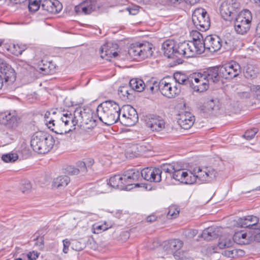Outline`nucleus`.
<instances>
[{
	"label": "nucleus",
	"mask_w": 260,
	"mask_h": 260,
	"mask_svg": "<svg viewBox=\"0 0 260 260\" xmlns=\"http://www.w3.org/2000/svg\"><path fill=\"white\" fill-rule=\"evenodd\" d=\"M165 56L175 59L177 64L182 63L183 58L193 57L197 55L192 44L184 41L177 44L172 40H167L162 45Z\"/></svg>",
	"instance_id": "obj_1"
},
{
	"label": "nucleus",
	"mask_w": 260,
	"mask_h": 260,
	"mask_svg": "<svg viewBox=\"0 0 260 260\" xmlns=\"http://www.w3.org/2000/svg\"><path fill=\"white\" fill-rule=\"evenodd\" d=\"M118 104L112 100L105 101L96 109L99 119L106 125H110L120 121L121 110Z\"/></svg>",
	"instance_id": "obj_2"
},
{
	"label": "nucleus",
	"mask_w": 260,
	"mask_h": 260,
	"mask_svg": "<svg viewBox=\"0 0 260 260\" xmlns=\"http://www.w3.org/2000/svg\"><path fill=\"white\" fill-rule=\"evenodd\" d=\"M54 142V139L52 136L40 131L32 136L30 145L35 152L40 154H45L52 148Z\"/></svg>",
	"instance_id": "obj_3"
},
{
	"label": "nucleus",
	"mask_w": 260,
	"mask_h": 260,
	"mask_svg": "<svg viewBox=\"0 0 260 260\" xmlns=\"http://www.w3.org/2000/svg\"><path fill=\"white\" fill-rule=\"evenodd\" d=\"M252 17L251 12L248 10H243L239 12L235 17L234 29L240 35H245L249 30Z\"/></svg>",
	"instance_id": "obj_4"
},
{
	"label": "nucleus",
	"mask_w": 260,
	"mask_h": 260,
	"mask_svg": "<svg viewBox=\"0 0 260 260\" xmlns=\"http://www.w3.org/2000/svg\"><path fill=\"white\" fill-rule=\"evenodd\" d=\"M196 182L200 183H210L216 178L217 171L212 167H197L193 169Z\"/></svg>",
	"instance_id": "obj_5"
},
{
	"label": "nucleus",
	"mask_w": 260,
	"mask_h": 260,
	"mask_svg": "<svg viewBox=\"0 0 260 260\" xmlns=\"http://www.w3.org/2000/svg\"><path fill=\"white\" fill-rule=\"evenodd\" d=\"M153 51L149 45L146 44H132L128 50V55L134 60L144 59L150 57Z\"/></svg>",
	"instance_id": "obj_6"
},
{
	"label": "nucleus",
	"mask_w": 260,
	"mask_h": 260,
	"mask_svg": "<svg viewBox=\"0 0 260 260\" xmlns=\"http://www.w3.org/2000/svg\"><path fill=\"white\" fill-rule=\"evenodd\" d=\"M192 21L197 29L204 31L210 26V19L206 10L202 8L194 10L192 15Z\"/></svg>",
	"instance_id": "obj_7"
},
{
	"label": "nucleus",
	"mask_w": 260,
	"mask_h": 260,
	"mask_svg": "<svg viewBox=\"0 0 260 260\" xmlns=\"http://www.w3.org/2000/svg\"><path fill=\"white\" fill-rule=\"evenodd\" d=\"M240 6L236 0H224L220 7L221 17L226 21H231L237 16Z\"/></svg>",
	"instance_id": "obj_8"
},
{
	"label": "nucleus",
	"mask_w": 260,
	"mask_h": 260,
	"mask_svg": "<svg viewBox=\"0 0 260 260\" xmlns=\"http://www.w3.org/2000/svg\"><path fill=\"white\" fill-rule=\"evenodd\" d=\"M161 94L168 98H174L179 94L181 86L174 82H168L166 79L160 80L158 84L155 82Z\"/></svg>",
	"instance_id": "obj_9"
},
{
	"label": "nucleus",
	"mask_w": 260,
	"mask_h": 260,
	"mask_svg": "<svg viewBox=\"0 0 260 260\" xmlns=\"http://www.w3.org/2000/svg\"><path fill=\"white\" fill-rule=\"evenodd\" d=\"M189 87L194 91L202 92L209 88L208 79H206L202 72H195L191 74Z\"/></svg>",
	"instance_id": "obj_10"
},
{
	"label": "nucleus",
	"mask_w": 260,
	"mask_h": 260,
	"mask_svg": "<svg viewBox=\"0 0 260 260\" xmlns=\"http://www.w3.org/2000/svg\"><path fill=\"white\" fill-rule=\"evenodd\" d=\"M122 112L120 122L125 126L135 125L138 121V115L135 109L129 105H125L120 109Z\"/></svg>",
	"instance_id": "obj_11"
},
{
	"label": "nucleus",
	"mask_w": 260,
	"mask_h": 260,
	"mask_svg": "<svg viewBox=\"0 0 260 260\" xmlns=\"http://www.w3.org/2000/svg\"><path fill=\"white\" fill-rule=\"evenodd\" d=\"M240 73V66L235 61H231L220 66L221 77L225 79H232L238 76Z\"/></svg>",
	"instance_id": "obj_12"
},
{
	"label": "nucleus",
	"mask_w": 260,
	"mask_h": 260,
	"mask_svg": "<svg viewBox=\"0 0 260 260\" xmlns=\"http://www.w3.org/2000/svg\"><path fill=\"white\" fill-rule=\"evenodd\" d=\"M172 178L182 183L192 184L196 182V177L193 173L187 169H178L176 168Z\"/></svg>",
	"instance_id": "obj_13"
},
{
	"label": "nucleus",
	"mask_w": 260,
	"mask_h": 260,
	"mask_svg": "<svg viewBox=\"0 0 260 260\" xmlns=\"http://www.w3.org/2000/svg\"><path fill=\"white\" fill-rule=\"evenodd\" d=\"M123 180L125 183V185L128 187L134 185L135 187L139 186L138 181L141 180V171L137 169H128L123 172Z\"/></svg>",
	"instance_id": "obj_14"
},
{
	"label": "nucleus",
	"mask_w": 260,
	"mask_h": 260,
	"mask_svg": "<svg viewBox=\"0 0 260 260\" xmlns=\"http://www.w3.org/2000/svg\"><path fill=\"white\" fill-rule=\"evenodd\" d=\"M204 51L206 49L211 52L219 50L222 46L221 38L217 35L207 36L204 40Z\"/></svg>",
	"instance_id": "obj_15"
},
{
	"label": "nucleus",
	"mask_w": 260,
	"mask_h": 260,
	"mask_svg": "<svg viewBox=\"0 0 260 260\" xmlns=\"http://www.w3.org/2000/svg\"><path fill=\"white\" fill-rule=\"evenodd\" d=\"M141 179L154 182H159L161 180L162 171L160 168H146L141 171Z\"/></svg>",
	"instance_id": "obj_16"
},
{
	"label": "nucleus",
	"mask_w": 260,
	"mask_h": 260,
	"mask_svg": "<svg viewBox=\"0 0 260 260\" xmlns=\"http://www.w3.org/2000/svg\"><path fill=\"white\" fill-rule=\"evenodd\" d=\"M0 123L14 129L18 124V117L15 111H6L0 112Z\"/></svg>",
	"instance_id": "obj_17"
},
{
	"label": "nucleus",
	"mask_w": 260,
	"mask_h": 260,
	"mask_svg": "<svg viewBox=\"0 0 260 260\" xmlns=\"http://www.w3.org/2000/svg\"><path fill=\"white\" fill-rule=\"evenodd\" d=\"M123 174L122 175H115L111 177L109 181L103 184L105 188H113L119 189L120 190H131L132 187H128L125 185V183L123 180Z\"/></svg>",
	"instance_id": "obj_18"
},
{
	"label": "nucleus",
	"mask_w": 260,
	"mask_h": 260,
	"mask_svg": "<svg viewBox=\"0 0 260 260\" xmlns=\"http://www.w3.org/2000/svg\"><path fill=\"white\" fill-rule=\"evenodd\" d=\"M146 125L151 131L159 132L165 128L164 119L157 115H150L146 120Z\"/></svg>",
	"instance_id": "obj_19"
},
{
	"label": "nucleus",
	"mask_w": 260,
	"mask_h": 260,
	"mask_svg": "<svg viewBox=\"0 0 260 260\" xmlns=\"http://www.w3.org/2000/svg\"><path fill=\"white\" fill-rule=\"evenodd\" d=\"M194 117L189 112H180L177 117V122L180 127L184 129L190 128L194 123Z\"/></svg>",
	"instance_id": "obj_20"
},
{
	"label": "nucleus",
	"mask_w": 260,
	"mask_h": 260,
	"mask_svg": "<svg viewBox=\"0 0 260 260\" xmlns=\"http://www.w3.org/2000/svg\"><path fill=\"white\" fill-rule=\"evenodd\" d=\"M96 7L95 0H86L77 5L74 11L77 15H86L91 13Z\"/></svg>",
	"instance_id": "obj_21"
},
{
	"label": "nucleus",
	"mask_w": 260,
	"mask_h": 260,
	"mask_svg": "<svg viewBox=\"0 0 260 260\" xmlns=\"http://www.w3.org/2000/svg\"><path fill=\"white\" fill-rule=\"evenodd\" d=\"M193 41H188L189 44L193 45V50L196 51L197 54H201L204 52V38L200 32L197 30H192L190 32Z\"/></svg>",
	"instance_id": "obj_22"
},
{
	"label": "nucleus",
	"mask_w": 260,
	"mask_h": 260,
	"mask_svg": "<svg viewBox=\"0 0 260 260\" xmlns=\"http://www.w3.org/2000/svg\"><path fill=\"white\" fill-rule=\"evenodd\" d=\"M75 118L78 119V123L88 124L89 122L94 124L95 120L93 119L91 112L80 107L75 109Z\"/></svg>",
	"instance_id": "obj_23"
},
{
	"label": "nucleus",
	"mask_w": 260,
	"mask_h": 260,
	"mask_svg": "<svg viewBox=\"0 0 260 260\" xmlns=\"http://www.w3.org/2000/svg\"><path fill=\"white\" fill-rule=\"evenodd\" d=\"M41 8L52 14H56L60 12L62 6L57 0H44L41 5Z\"/></svg>",
	"instance_id": "obj_24"
},
{
	"label": "nucleus",
	"mask_w": 260,
	"mask_h": 260,
	"mask_svg": "<svg viewBox=\"0 0 260 260\" xmlns=\"http://www.w3.org/2000/svg\"><path fill=\"white\" fill-rule=\"evenodd\" d=\"M46 125L50 130L57 134L63 135L72 131L71 128L64 127L60 120L55 121L52 119L49 120L46 119Z\"/></svg>",
	"instance_id": "obj_25"
},
{
	"label": "nucleus",
	"mask_w": 260,
	"mask_h": 260,
	"mask_svg": "<svg viewBox=\"0 0 260 260\" xmlns=\"http://www.w3.org/2000/svg\"><path fill=\"white\" fill-rule=\"evenodd\" d=\"M201 72L205 78L208 79L209 83L210 81L214 83L217 82L219 81L220 78L221 77L220 73V67L209 68L206 71Z\"/></svg>",
	"instance_id": "obj_26"
},
{
	"label": "nucleus",
	"mask_w": 260,
	"mask_h": 260,
	"mask_svg": "<svg viewBox=\"0 0 260 260\" xmlns=\"http://www.w3.org/2000/svg\"><path fill=\"white\" fill-rule=\"evenodd\" d=\"M259 221V218L255 216L248 215L240 218L237 221L238 224L242 228H251Z\"/></svg>",
	"instance_id": "obj_27"
},
{
	"label": "nucleus",
	"mask_w": 260,
	"mask_h": 260,
	"mask_svg": "<svg viewBox=\"0 0 260 260\" xmlns=\"http://www.w3.org/2000/svg\"><path fill=\"white\" fill-rule=\"evenodd\" d=\"M183 242L179 239H173L165 242L164 249L168 253H173L180 250L183 246Z\"/></svg>",
	"instance_id": "obj_28"
},
{
	"label": "nucleus",
	"mask_w": 260,
	"mask_h": 260,
	"mask_svg": "<svg viewBox=\"0 0 260 260\" xmlns=\"http://www.w3.org/2000/svg\"><path fill=\"white\" fill-rule=\"evenodd\" d=\"M64 127L69 125L70 123L72 124V127L73 129H75L76 125L78 124V119L75 118V110L74 111V114L71 113L67 112L63 114L62 117L59 119Z\"/></svg>",
	"instance_id": "obj_29"
},
{
	"label": "nucleus",
	"mask_w": 260,
	"mask_h": 260,
	"mask_svg": "<svg viewBox=\"0 0 260 260\" xmlns=\"http://www.w3.org/2000/svg\"><path fill=\"white\" fill-rule=\"evenodd\" d=\"M1 73L4 75L6 84H12L15 81L16 77L15 71L9 65L5 68Z\"/></svg>",
	"instance_id": "obj_30"
},
{
	"label": "nucleus",
	"mask_w": 260,
	"mask_h": 260,
	"mask_svg": "<svg viewBox=\"0 0 260 260\" xmlns=\"http://www.w3.org/2000/svg\"><path fill=\"white\" fill-rule=\"evenodd\" d=\"M219 228L214 226L205 229L202 234V237L205 240L210 241L217 238L218 236Z\"/></svg>",
	"instance_id": "obj_31"
},
{
	"label": "nucleus",
	"mask_w": 260,
	"mask_h": 260,
	"mask_svg": "<svg viewBox=\"0 0 260 260\" xmlns=\"http://www.w3.org/2000/svg\"><path fill=\"white\" fill-rule=\"evenodd\" d=\"M111 44L107 43L101 47V57L106 60H110V58L112 57H116L118 55L116 52H113L109 47H110Z\"/></svg>",
	"instance_id": "obj_32"
},
{
	"label": "nucleus",
	"mask_w": 260,
	"mask_h": 260,
	"mask_svg": "<svg viewBox=\"0 0 260 260\" xmlns=\"http://www.w3.org/2000/svg\"><path fill=\"white\" fill-rule=\"evenodd\" d=\"M129 86L134 90L141 92L143 91L145 87H148V85H145L142 80L135 78L132 79L129 81Z\"/></svg>",
	"instance_id": "obj_33"
},
{
	"label": "nucleus",
	"mask_w": 260,
	"mask_h": 260,
	"mask_svg": "<svg viewBox=\"0 0 260 260\" xmlns=\"http://www.w3.org/2000/svg\"><path fill=\"white\" fill-rule=\"evenodd\" d=\"M70 181V178L68 176L61 175L54 179L52 186L56 188L60 189L66 187Z\"/></svg>",
	"instance_id": "obj_34"
},
{
	"label": "nucleus",
	"mask_w": 260,
	"mask_h": 260,
	"mask_svg": "<svg viewBox=\"0 0 260 260\" xmlns=\"http://www.w3.org/2000/svg\"><path fill=\"white\" fill-rule=\"evenodd\" d=\"M191 74L188 77H186L185 75L180 73H175L174 74V79L175 80V83L177 84H183L189 86L190 79L191 78Z\"/></svg>",
	"instance_id": "obj_35"
},
{
	"label": "nucleus",
	"mask_w": 260,
	"mask_h": 260,
	"mask_svg": "<svg viewBox=\"0 0 260 260\" xmlns=\"http://www.w3.org/2000/svg\"><path fill=\"white\" fill-rule=\"evenodd\" d=\"M247 237V235L246 233L240 231L235 233L233 236V239L234 242L238 244H246L248 243V240Z\"/></svg>",
	"instance_id": "obj_36"
},
{
	"label": "nucleus",
	"mask_w": 260,
	"mask_h": 260,
	"mask_svg": "<svg viewBox=\"0 0 260 260\" xmlns=\"http://www.w3.org/2000/svg\"><path fill=\"white\" fill-rule=\"evenodd\" d=\"M233 241V237L231 235L222 236L219 238L218 246L220 249L229 248L232 246Z\"/></svg>",
	"instance_id": "obj_37"
},
{
	"label": "nucleus",
	"mask_w": 260,
	"mask_h": 260,
	"mask_svg": "<svg viewBox=\"0 0 260 260\" xmlns=\"http://www.w3.org/2000/svg\"><path fill=\"white\" fill-rule=\"evenodd\" d=\"M37 63L38 64V70L41 74L47 75L50 73L51 69L50 68L51 63L50 62L41 59L39 60Z\"/></svg>",
	"instance_id": "obj_38"
},
{
	"label": "nucleus",
	"mask_w": 260,
	"mask_h": 260,
	"mask_svg": "<svg viewBox=\"0 0 260 260\" xmlns=\"http://www.w3.org/2000/svg\"><path fill=\"white\" fill-rule=\"evenodd\" d=\"M18 158L17 154L15 153H6L2 156V159L5 162H13Z\"/></svg>",
	"instance_id": "obj_39"
},
{
	"label": "nucleus",
	"mask_w": 260,
	"mask_h": 260,
	"mask_svg": "<svg viewBox=\"0 0 260 260\" xmlns=\"http://www.w3.org/2000/svg\"><path fill=\"white\" fill-rule=\"evenodd\" d=\"M176 168L174 165L169 164L164 165L160 170L162 171V172H164L166 173H168V176H166V177H169L172 178V175L174 173Z\"/></svg>",
	"instance_id": "obj_40"
},
{
	"label": "nucleus",
	"mask_w": 260,
	"mask_h": 260,
	"mask_svg": "<svg viewBox=\"0 0 260 260\" xmlns=\"http://www.w3.org/2000/svg\"><path fill=\"white\" fill-rule=\"evenodd\" d=\"M179 214V211L175 206H171L169 208L167 217L169 219L176 218Z\"/></svg>",
	"instance_id": "obj_41"
},
{
	"label": "nucleus",
	"mask_w": 260,
	"mask_h": 260,
	"mask_svg": "<svg viewBox=\"0 0 260 260\" xmlns=\"http://www.w3.org/2000/svg\"><path fill=\"white\" fill-rule=\"evenodd\" d=\"M129 91V86L125 85L119 87L118 90V93L120 98L124 99L128 97V95L130 94Z\"/></svg>",
	"instance_id": "obj_42"
},
{
	"label": "nucleus",
	"mask_w": 260,
	"mask_h": 260,
	"mask_svg": "<svg viewBox=\"0 0 260 260\" xmlns=\"http://www.w3.org/2000/svg\"><path fill=\"white\" fill-rule=\"evenodd\" d=\"M85 247V243L83 241L74 240L72 243V248L77 251L82 250Z\"/></svg>",
	"instance_id": "obj_43"
},
{
	"label": "nucleus",
	"mask_w": 260,
	"mask_h": 260,
	"mask_svg": "<svg viewBox=\"0 0 260 260\" xmlns=\"http://www.w3.org/2000/svg\"><path fill=\"white\" fill-rule=\"evenodd\" d=\"M258 129L256 128L247 130L243 135V137L247 140H251L254 138L255 134L257 133Z\"/></svg>",
	"instance_id": "obj_44"
},
{
	"label": "nucleus",
	"mask_w": 260,
	"mask_h": 260,
	"mask_svg": "<svg viewBox=\"0 0 260 260\" xmlns=\"http://www.w3.org/2000/svg\"><path fill=\"white\" fill-rule=\"evenodd\" d=\"M40 3L41 2L34 1L28 2V8L29 11L31 12H35L38 11L40 7H41Z\"/></svg>",
	"instance_id": "obj_45"
},
{
	"label": "nucleus",
	"mask_w": 260,
	"mask_h": 260,
	"mask_svg": "<svg viewBox=\"0 0 260 260\" xmlns=\"http://www.w3.org/2000/svg\"><path fill=\"white\" fill-rule=\"evenodd\" d=\"M21 190L23 193L27 192L31 188V185L30 181L28 180L24 181L21 185Z\"/></svg>",
	"instance_id": "obj_46"
},
{
	"label": "nucleus",
	"mask_w": 260,
	"mask_h": 260,
	"mask_svg": "<svg viewBox=\"0 0 260 260\" xmlns=\"http://www.w3.org/2000/svg\"><path fill=\"white\" fill-rule=\"evenodd\" d=\"M197 234L198 231L194 229L188 230L184 232L185 236L189 239L193 238Z\"/></svg>",
	"instance_id": "obj_47"
},
{
	"label": "nucleus",
	"mask_w": 260,
	"mask_h": 260,
	"mask_svg": "<svg viewBox=\"0 0 260 260\" xmlns=\"http://www.w3.org/2000/svg\"><path fill=\"white\" fill-rule=\"evenodd\" d=\"M255 36L256 37V44L260 50V22L258 23L256 28Z\"/></svg>",
	"instance_id": "obj_48"
},
{
	"label": "nucleus",
	"mask_w": 260,
	"mask_h": 260,
	"mask_svg": "<svg viewBox=\"0 0 260 260\" xmlns=\"http://www.w3.org/2000/svg\"><path fill=\"white\" fill-rule=\"evenodd\" d=\"M79 173H85L87 171V167L84 161H79L77 163Z\"/></svg>",
	"instance_id": "obj_49"
},
{
	"label": "nucleus",
	"mask_w": 260,
	"mask_h": 260,
	"mask_svg": "<svg viewBox=\"0 0 260 260\" xmlns=\"http://www.w3.org/2000/svg\"><path fill=\"white\" fill-rule=\"evenodd\" d=\"M67 172L70 175H78L79 173V169H77L73 166H69L67 168Z\"/></svg>",
	"instance_id": "obj_50"
},
{
	"label": "nucleus",
	"mask_w": 260,
	"mask_h": 260,
	"mask_svg": "<svg viewBox=\"0 0 260 260\" xmlns=\"http://www.w3.org/2000/svg\"><path fill=\"white\" fill-rule=\"evenodd\" d=\"M39 254L40 253L37 251H32L27 254V256L29 260H35L39 257Z\"/></svg>",
	"instance_id": "obj_51"
},
{
	"label": "nucleus",
	"mask_w": 260,
	"mask_h": 260,
	"mask_svg": "<svg viewBox=\"0 0 260 260\" xmlns=\"http://www.w3.org/2000/svg\"><path fill=\"white\" fill-rule=\"evenodd\" d=\"M62 242L63 245V252L64 253H67L69 250V247L70 245V242L68 239H66L62 241Z\"/></svg>",
	"instance_id": "obj_52"
},
{
	"label": "nucleus",
	"mask_w": 260,
	"mask_h": 260,
	"mask_svg": "<svg viewBox=\"0 0 260 260\" xmlns=\"http://www.w3.org/2000/svg\"><path fill=\"white\" fill-rule=\"evenodd\" d=\"M205 107L209 111L214 110L215 107L214 101L213 100H210L206 103Z\"/></svg>",
	"instance_id": "obj_53"
},
{
	"label": "nucleus",
	"mask_w": 260,
	"mask_h": 260,
	"mask_svg": "<svg viewBox=\"0 0 260 260\" xmlns=\"http://www.w3.org/2000/svg\"><path fill=\"white\" fill-rule=\"evenodd\" d=\"M251 90L255 92L257 96H260V85H253L251 86Z\"/></svg>",
	"instance_id": "obj_54"
},
{
	"label": "nucleus",
	"mask_w": 260,
	"mask_h": 260,
	"mask_svg": "<svg viewBox=\"0 0 260 260\" xmlns=\"http://www.w3.org/2000/svg\"><path fill=\"white\" fill-rule=\"evenodd\" d=\"M19 50L15 52V55L16 56H18V55H21L22 52L25 51L26 49V46L25 45H24V44H19Z\"/></svg>",
	"instance_id": "obj_55"
},
{
	"label": "nucleus",
	"mask_w": 260,
	"mask_h": 260,
	"mask_svg": "<svg viewBox=\"0 0 260 260\" xmlns=\"http://www.w3.org/2000/svg\"><path fill=\"white\" fill-rule=\"evenodd\" d=\"M108 229V227L106 224H101L96 226L95 230L98 231V233L101 232L102 231H105Z\"/></svg>",
	"instance_id": "obj_56"
},
{
	"label": "nucleus",
	"mask_w": 260,
	"mask_h": 260,
	"mask_svg": "<svg viewBox=\"0 0 260 260\" xmlns=\"http://www.w3.org/2000/svg\"><path fill=\"white\" fill-rule=\"evenodd\" d=\"M19 50V44H13L12 46L10 47V50L12 53L15 55V52Z\"/></svg>",
	"instance_id": "obj_57"
},
{
	"label": "nucleus",
	"mask_w": 260,
	"mask_h": 260,
	"mask_svg": "<svg viewBox=\"0 0 260 260\" xmlns=\"http://www.w3.org/2000/svg\"><path fill=\"white\" fill-rule=\"evenodd\" d=\"M36 242L35 243V245L39 246L40 249H42L44 246V240L42 238H36Z\"/></svg>",
	"instance_id": "obj_58"
},
{
	"label": "nucleus",
	"mask_w": 260,
	"mask_h": 260,
	"mask_svg": "<svg viewBox=\"0 0 260 260\" xmlns=\"http://www.w3.org/2000/svg\"><path fill=\"white\" fill-rule=\"evenodd\" d=\"M85 164L87 168H89L91 167L94 164V160L91 158H88L84 161Z\"/></svg>",
	"instance_id": "obj_59"
},
{
	"label": "nucleus",
	"mask_w": 260,
	"mask_h": 260,
	"mask_svg": "<svg viewBox=\"0 0 260 260\" xmlns=\"http://www.w3.org/2000/svg\"><path fill=\"white\" fill-rule=\"evenodd\" d=\"M156 218L157 217L155 215L152 214L147 217L146 221L148 222H153L156 220Z\"/></svg>",
	"instance_id": "obj_60"
},
{
	"label": "nucleus",
	"mask_w": 260,
	"mask_h": 260,
	"mask_svg": "<svg viewBox=\"0 0 260 260\" xmlns=\"http://www.w3.org/2000/svg\"><path fill=\"white\" fill-rule=\"evenodd\" d=\"M9 64L4 61L3 59L0 58V71L2 72Z\"/></svg>",
	"instance_id": "obj_61"
},
{
	"label": "nucleus",
	"mask_w": 260,
	"mask_h": 260,
	"mask_svg": "<svg viewBox=\"0 0 260 260\" xmlns=\"http://www.w3.org/2000/svg\"><path fill=\"white\" fill-rule=\"evenodd\" d=\"M128 10L129 11V14H132V15H136L138 12V8H135V9L128 8Z\"/></svg>",
	"instance_id": "obj_62"
},
{
	"label": "nucleus",
	"mask_w": 260,
	"mask_h": 260,
	"mask_svg": "<svg viewBox=\"0 0 260 260\" xmlns=\"http://www.w3.org/2000/svg\"><path fill=\"white\" fill-rule=\"evenodd\" d=\"M170 3L172 4H179L182 0H168Z\"/></svg>",
	"instance_id": "obj_63"
},
{
	"label": "nucleus",
	"mask_w": 260,
	"mask_h": 260,
	"mask_svg": "<svg viewBox=\"0 0 260 260\" xmlns=\"http://www.w3.org/2000/svg\"><path fill=\"white\" fill-rule=\"evenodd\" d=\"M50 115V112H46V113H45V121H46V119H47L48 120H49L50 119H49V116Z\"/></svg>",
	"instance_id": "obj_64"
}]
</instances>
